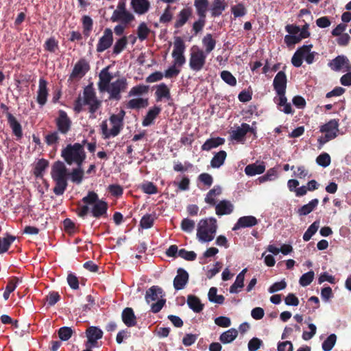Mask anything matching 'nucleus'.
Listing matches in <instances>:
<instances>
[{"label":"nucleus","instance_id":"f257e3e1","mask_svg":"<svg viewBox=\"0 0 351 351\" xmlns=\"http://www.w3.org/2000/svg\"><path fill=\"white\" fill-rule=\"evenodd\" d=\"M99 77V89L101 91H106L110 95V98L119 99L121 93L125 91L128 87V81L125 77H121L112 80V75L108 71V69L101 70Z\"/></svg>","mask_w":351,"mask_h":351},{"label":"nucleus","instance_id":"f03ea898","mask_svg":"<svg viewBox=\"0 0 351 351\" xmlns=\"http://www.w3.org/2000/svg\"><path fill=\"white\" fill-rule=\"evenodd\" d=\"M82 202L85 205L77 209V215L80 217H85L88 214L90 207L93 216L96 218L106 215L108 208L107 204L104 201L99 199L95 192H89L86 197H83Z\"/></svg>","mask_w":351,"mask_h":351},{"label":"nucleus","instance_id":"7ed1b4c3","mask_svg":"<svg viewBox=\"0 0 351 351\" xmlns=\"http://www.w3.org/2000/svg\"><path fill=\"white\" fill-rule=\"evenodd\" d=\"M125 112L121 110L117 114H112L109 120H104L100 124V130L104 139L117 136L123 128V119Z\"/></svg>","mask_w":351,"mask_h":351},{"label":"nucleus","instance_id":"20e7f679","mask_svg":"<svg viewBox=\"0 0 351 351\" xmlns=\"http://www.w3.org/2000/svg\"><path fill=\"white\" fill-rule=\"evenodd\" d=\"M217 220L213 217L199 220L197 226L196 237L200 243L213 241L217 232Z\"/></svg>","mask_w":351,"mask_h":351},{"label":"nucleus","instance_id":"39448f33","mask_svg":"<svg viewBox=\"0 0 351 351\" xmlns=\"http://www.w3.org/2000/svg\"><path fill=\"white\" fill-rule=\"evenodd\" d=\"M51 175L56 183L53 192L57 195H62L67 186V169L65 165L61 162H56L51 168Z\"/></svg>","mask_w":351,"mask_h":351},{"label":"nucleus","instance_id":"423d86ee","mask_svg":"<svg viewBox=\"0 0 351 351\" xmlns=\"http://www.w3.org/2000/svg\"><path fill=\"white\" fill-rule=\"evenodd\" d=\"M61 156L69 165L75 164L81 167L86 159L83 145L76 143L69 144L61 152Z\"/></svg>","mask_w":351,"mask_h":351},{"label":"nucleus","instance_id":"0eeeda50","mask_svg":"<svg viewBox=\"0 0 351 351\" xmlns=\"http://www.w3.org/2000/svg\"><path fill=\"white\" fill-rule=\"evenodd\" d=\"M100 101L97 100L93 89L87 86L84 88L82 97L75 101L74 110L77 112L82 110L83 106L88 105L91 113H94L100 106Z\"/></svg>","mask_w":351,"mask_h":351},{"label":"nucleus","instance_id":"6e6552de","mask_svg":"<svg viewBox=\"0 0 351 351\" xmlns=\"http://www.w3.org/2000/svg\"><path fill=\"white\" fill-rule=\"evenodd\" d=\"M208 55L206 52H204L202 48L197 45H193L190 49L189 65L190 69L198 72L202 70L206 63Z\"/></svg>","mask_w":351,"mask_h":351},{"label":"nucleus","instance_id":"1a4fd4ad","mask_svg":"<svg viewBox=\"0 0 351 351\" xmlns=\"http://www.w3.org/2000/svg\"><path fill=\"white\" fill-rule=\"evenodd\" d=\"M185 51L186 45L182 38L180 36L175 37L173 44V51L171 53L172 58L173 59V64L181 68L185 64Z\"/></svg>","mask_w":351,"mask_h":351},{"label":"nucleus","instance_id":"9d476101","mask_svg":"<svg viewBox=\"0 0 351 351\" xmlns=\"http://www.w3.org/2000/svg\"><path fill=\"white\" fill-rule=\"evenodd\" d=\"M312 47V45H310L299 48L292 57V64L296 67H300L302 65V60H304L308 64H312L315 53L311 51Z\"/></svg>","mask_w":351,"mask_h":351},{"label":"nucleus","instance_id":"9b49d317","mask_svg":"<svg viewBox=\"0 0 351 351\" xmlns=\"http://www.w3.org/2000/svg\"><path fill=\"white\" fill-rule=\"evenodd\" d=\"M321 132L325 133L324 140L323 143L329 141L335 138L337 136L339 132V123L336 119H332L325 125H322Z\"/></svg>","mask_w":351,"mask_h":351},{"label":"nucleus","instance_id":"f8f14e48","mask_svg":"<svg viewBox=\"0 0 351 351\" xmlns=\"http://www.w3.org/2000/svg\"><path fill=\"white\" fill-rule=\"evenodd\" d=\"M86 335L87 337L86 347L87 348H92L97 346V341L101 339L103 332L96 326H90L87 328Z\"/></svg>","mask_w":351,"mask_h":351},{"label":"nucleus","instance_id":"ddd939ff","mask_svg":"<svg viewBox=\"0 0 351 351\" xmlns=\"http://www.w3.org/2000/svg\"><path fill=\"white\" fill-rule=\"evenodd\" d=\"M113 43V33L111 29H104L103 36L99 39L97 45V51L103 52L108 49Z\"/></svg>","mask_w":351,"mask_h":351},{"label":"nucleus","instance_id":"4468645a","mask_svg":"<svg viewBox=\"0 0 351 351\" xmlns=\"http://www.w3.org/2000/svg\"><path fill=\"white\" fill-rule=\"evenodd\" d=\"M133 19V15L121 5L118 6L117 9L113 12L111 16L112 21H121L125 24L130 23Z\"/></svg>","mask_w":351,"mask_h":351},{"label":"nucleus","instance_id":"2eb2a0df","mask_svg":"<svg viewBox=\"0 0 351 351\" xmlns=\"http://www.w3.org/2000/svg\"><path fill=\"white\" fill-rule=\"evenodd\" d=\"M49 90L47 88V82L44 78H40L38 82V87L36 91V101L43 107L47 101Z\"/></svg>","mask_w":351,"mask_h":351},{"label":"nucleus","instance_id":"dca6fc26","mask_svg":"<svg viewBox=\"0 0 351 351\" xmlns=\"http://www.w3.org/2000/svg\"><path fill=\"white\" fill-rule=\"evenodd\" d=\"M286 31L291 35H287L285 37V42L288 46L293 45L299 43L301 39L298 34L300 32V28L298 26L293 25H288L285 27Z\"/></svg>","mask_w":351,"mask_h":351},{"label":"nucleus","instance_id":"f3484780","mask_svg":"<svg viewBox=\"0 0 351 351\" xmlns=\"http://www.w3.org/2000/svg\"><path fill=\"white\" fill-rule=\"evenodd\" d=\"M330 68L334 71H348L351 70L348 59L343 56H339L330 63Z\"/></svg>","mask_w":351,"mask_h":351},{"label":"nucleus","instance_id":"a211bd4d","mask_svg":"<svg viewBox=\"0 0 351 351\" xmlns=\"http://www.w3.org/2000/svg\"><path fill=\"white\" fill-rule=\"evenodd\" d=\"M56 124L58 130L62 134H66L70 130L71 121L64 111H59V115L56 119Z\"/></svg>","mask_w":351,"mask_h":351},{"label":"nucleus","instance_id":"6ab92c4d","mask_svg":"<svg viewBox=\"0 0 351 351\" xmlns=\"http://www.w3.org/2000/svg\"><path fill=\"white\" fill-rule=\"evenodd\" d=\"M258 223L257 219L252 215L244 216L240 217L232 228V230L235 231L241 228H251Z\"/></svg>","mask_w":351,"mask_h":351},{"label":"nucleus","instance_id":"aec40b11","mask_svg":"<svg viewBox=\"0 0 351 351\" xmlns=\"http://www.w3.org/2000/svg\"><path fill=\"white\" fill-rule=\"evenodd\" d=\"M88 70V63L85 60H80L75 64L71 77L82 78Z\"/></svg>","mask_w":351,"mask_h":351},{"label":"nucleus","instance_id":"412c9836","mask_svg":"<svg viewBox=\"0 0 351 351\" xmlns=\"http://www.w3.org/2000/svg\"><path fill=\"white\" fill-rule=\"evenodd\" d=\"M266 167L264 162H256L248 165L245 168V173L247 176H254L260 175L265 171Z\"/></svg>","mask_w":351,"mask_h":351},{"label":"nucleus","instance_id":"4be33fe9","mask_svg":"<svg viewBox=\"0 0 351 351\" xmlns=\"http://www.w3.org/2000/svg\"><path fill=\"white\" fill-rule=\"evenodd\" d=\"M287 86V77L284 72H278L274 79V87L276 93H285Z\"/></svg>","mask_w":351,"mask_h":351},{"label":"nucleus","instance_id":"5701e85b","mask_svg":"<svg viewBox=\"0 0 351 351\" xmlns=\"http://www.w3.org/2000/svg\"><path fill=\"white\" fill-rule=\"evenodd\" d=\"M189 280L188 273L183 269L180 268L173 280V287L176 290L182 289Z\"/></svg>","mask_w":351,"mask_h":351},{"label":"nucleus","instance_id":"b1692460","mask_svg":"<svg viewBox=\"0 0 351 351\" xmlns=\"http://www.w3.org/2000/svg\"><path fill=\"white\" fill-rule=\"evenodd\" d=\"M233 210L234 205L228 200L220 201L215 205V213L217 215H230Z\"/></svg>","mask_w":351,"mask_h":351},{"label":"nucleus","instance_id":"393cba45","mask_svg":"<svg viewBox=\"0 0 351 351\" xmlns=\"http://www.w3.org/2000/svg\"><path fill=\"white\" fill-rule=\"evenodd\" d=\"M164 295L161 288L158 286H152L147 291L145 295V300L147 303L152 301H158L163 299Z\"/></svg>","mask_w":351,"mask_h":351},{"label":"nucleus","instance_id":"a878e982","mask_svg":"<svg viewBox=\"0 0 351 351\" xmlns=\"http://www.w3.org/2000/svg\"><path fill=\"white\" fill-rule=\"evenodd\" d=\"M123 322L128 327H132L136 325V318L134 313L131 308H125L121 315Z\"/></svg>","mask_w":351,"mask_h":351},{"label":"nucleus","instance_id":"bb28decb","mask_svg":"<svg viewBox=\"0 0 351 351\" xmlns=\"http://www.w3.org/2000/svg\"><path fill=\"white\" fill-rule=\"evenodd\" d=\"M202 43L204 52H206V54L208 55L215 49L217 41L211 34H207L203 37Z\"/></svg>","mask_w":351,"mask_h":351},{"label":"nucleus","instance_id":"cd10ccee","mask_svg":"<svg viewBox=\"0 0 351 351\" xmlns=\"http://www.w3.org/2000/svg\"><path fill=\"white\" fill-rule=\"evenodd\" d=\"M194 7L199 18H206L209 10L208 0H194Z\"/></svg>","mask_w":351,"mask_h":351},{"label":"nucleus","instance_id":"c85d7f7f","mask_svg":"<svg viewBox=\"0 0 351 351\" xmlns=\"http://www.w3.org/2000/svg\"><path fill=\"white\" fill-rule=\"evenodd\" d=\"M250 126L247 123H242L241 126L232 130L231 138L233 140L242 141L245 134L250 130Z\"/></svg>","mask_w":351,"mask_h":351},{"label":"nucleus","instance_id":"c756f323","mask_svg":"<svg viewBox=\"0 0 351 351\" xmlns=\"http://www.w3.org/2000/svg\"><path fill=\"white\" fill-rule=\"evenodd\" d=\"M226 7L227 3L225 0H214L210 8L212 16L216 17L220 16L226 10Z\"/></svg>","mask_w":351,"mask_h":351},{"label":"nucleus","instance_id":"7c9ffc66","mask_svg":"<svg viewBox=\"0 0 351 351\" xmlns=\"http://www.w3.org/2000/svg\"><path fill=\"white\" fill-rule=\"evenodd\" d=\"M131 4L134 11L139 14L147 12L149 8L147 0H131Z\"/></svg>","mask_w":351,"mask_h":351},{"label":"nucleus","instance_id":"2f4dec72","mask_svg":"<svg viewBox=\"0 0 351 351\" xmlns=\"http://www.w3.org/2000/svg\"><path fill=\"white\" fill-rule=\"evenodd\" d=\"M226 157L227 154L223 150L215 153L210 160V166L215 169L221 167L224 164Z\"/></svg>","mask_w":351,"mask_h":351},{"label":"nucleus","instance_id":"473e14b6","mask_svg":"<svg viewBox=\"0 0 351 351\" xmlns=\"http://www.w3.org/2000/svg\"><path fill=\"white\" fill-rule=\"evenodd\" d=\"M224 143L225 140L223 138H210L207 139L206 142L202 145V149L204 151H210L212 149L216 148L219 145H223Z\"/></svg>","mask_w":351,"mask_h":351},{"label":"nucleus","instance_id":"72a5a7b5","mask_svg":"<svg viewBox=\"0 0 351 351\" xmlns=\"http://www.w3.org/2000/svg\"><path fill=\"white\" fill-rule=\"evenodd\" d=\"M126 106L130 109L144 108L148 106V100L144 97H135L129 100Z\"/></svg>","mask_w":351,"mask_h":351},{"label":"nucleus","instance_id":"f704fd0d","mask_svg":"<svg viewBox=\"0 0 351 351\" xmlns=\"http://www.w3.org/2000/svg\"><path fill=\"white\" fill-rule=\"evenodd\" d=\"M192 14L191 9L189 8L182 9L178 14V19L175 26L180 27L183 26Z\"/></svg>","mask_w":351,"mask_h":351},{"label":"nucleus","instance_id":"c9c22d12","mask_svg":"<svg viewBox=\"0 0 351 351\" xmlns=\"http://www.w3.org/2000/svg\"><path fill=\"white\" fill-rule=\"evenodd\" d=\"M160 112V108L158 106H154L149 109L142 122L143 125L146 127L152 124Z\"/></svg>","mask_w":351,"mask_h":351},{"label":"nucleus","instance_id":"e433bc0d","mask_svg":"<svg viewBox=\"0 0 351 351\" xmlns=\"http://www.w3.org/2000/svg\"><path fill=\"white\" fill-rule=\"evenodd\" d=\"M238 331L235 328H230L223 332L219 337L221 343L226 344L232 342L237 337Z\"/></svg>","mask_w":351,"mask_h":351},{"label":"nucleus","instance_id":"4c0bfd02","mask_svg":"<svg viewBox=\"0 0 351 351\" xmlns=\"http://www.w3.org/2000/svg\"><path fill=\"white\" fill-rule=\"evenodd\" d=\"M221 193V188L219 186H214L207 193L205 202L210 205H216V199Z\"/></svg>","mask_w":351,"mask_h":351},{"label":"nucleus","instance_id":"58836bf2","mask_svg":"<svg viewBox=\"0 0 351 351\" xmlns=\"http://www.w3.org/2000/svg\"><path fill=\"white\" fill-rule=\"evenodd\" d=\"M319 200L313 199L310 201L307 204L302 206L299 208L298 213L300 215H306L311 213L318 205Z\"/></svg>","mask_w":351,"mask_h":351},{"label":"nucleus","instance_id":"ea45409f","mask_svg":"<svg viewBox=\"0 0 351 351\" xmlns=\"http://www.w3.org/2000/svg\"><path fill=\"white\" fill-rule=\"evenodd\" d=\"M187 304L190 308L196 313H199L203 309V304L196 296L189 295L187 298Z\"/></svg>","mask_w":351,"mask_h":351},{"label":"nucleus","instance_id":"a19ab883","mask_svg":"<svg viewBox=\"0 0 351 351\" xmlns=\"http://www.w3.org/2000/svg\"><path fill=\"white\" fill-rule=\"evenodd\" d=\"M148 92V86L145 85H137L136 86L132 87L130 92L128 93V96L130 97H142V96L145 94H147Z\"/></svg>","mask_w":351,"mask_h":351},{"label":"nucleus","instance_id":"79ce46f5","mask_svg":"<svg viewBox=\"0 0 351 351\" xmlns=\"http://www.w3.org/2000/svg\"><path fill=\"white\" fill-rule=\"evenodd\" d=\"M210 302L221 304L224 302V297L222 295H217V289L216 287H211L208 293Z\"/></svg>","mask_w":351,"mask_h":351},{"label":"nucleus","instance_id":"37998d69","mask_svg":"<svg viewBox=\"0 0 351 351\" xmlns=\"http://www.w3.org/2000/svg\"><path fill=\"white\" fill-rule=\"evenodd\" d=\"M8 122L14 134L18 136L21 137L22 135L21 126L19 123L16 121V119L11 114L8 115Z\"/></svg>","mask_w":351,"mask_h":351},{"label":"nucleus","instance_id":"c03bdc74","mask_svg":"<svg viewBox=\"0 0 351 351\" xmlns=\"http://www.w3.org/2000/svg\"><path fill=\"white\" fill-rule=\"evenodd\" d=\"M127 43L128 42L125 36L118 39L114 45L112 54L116 56L119 54L125 48Z\"/></svg>","mask_w":351,"mask_h":351},{"label":"nucleus","instance_id":"a18cd8bd","mask_svg":"<svg viewBox=\"0 0 351 351\" xmlns=\"http://www.w3.org/2000/svg\"><path fill=\"white\" fill-rule=\"evenodd\" d=\"M156 94L158 99H169L170 97L169 88L165 84H160L157 86Z\"/></svg>","mask_w":351,"mask_h":351},{"label":"nucleus","instance_id":"49530a36","mask_svg":"<svg viewBox=\"0 0 351 351\" xmlns=\"http://www.w3.org/2000/svg\"><path fill=\"white\" fill-rule=\"evenodd\" d=\"M337 341V336L335 334L330 335L322 343V348L324 351H330Z\"/></svg>","mask_w":351,"mask_h":351},{"label":"nucleus","instance_id":"de8ad7c7","mask_svg":"<svg viewBox=\"0 0 351 351\" xmlns=\"http://www.w3.org/2000/svg\"><path fill=\"white\" fill-rule=\"evenodd\" d=\"M319 227V222L318 221H315L313 222L307 229V230L304 232L303 235V239L305 241H309L311 237L315 234Z\"/></svg>","mask_w":351,"mask_h":351},{"label":"nucleus","instance_id":"09e8293b","mask_svg":"<svg viewBox=\"0 0 351 351\" xmlns=\"http://www.w3.org/2000/svg\"><path fill=\"white\" fill-rule=\"evenodd\" d=\"M84 171L80 167L73 169L70 173L71 180L73 182L80 184L83 180Z\"/></svg>","mask_w":351,"mask_h":351},{"label":"nucleus","instance_id":"8fccbe9b","mask_svg":"<svg viewBox=\"0 0 351 351\" xmlns=\"http://www.w3.org/2000/svg\"><path fill=\"white\" fill-rule=\"evenodd\" d=\"M180 227L184 232L191 233L195 227V222L189 218H184L181 222Z\"/></svg>","mask_w":351,"mask_h":351},{"label":"nucleus","instance_id":"3c124183","mask_svg":"<svg viewBox=\"0 0 351 351\" xmlns=\"http://www.w3.org/2000/svg\"><path fill=\"white\" fill-rule=\"evenodd\" d=\"M48 167V162L46 160L40 159L36 164L34 173L36 177H40L43 176V172Z\"/></svg>","mask_w":351,"mask_h":351},{"label":"nucleus","instance_id":"603ef678","mask_svg":"<svg viewBox=\"0 0 351 351\" xmlns=\"http://www.w3.org/2000/svg\"><path fill=\"white\" fill-rule=\"evenodd\" d=\"M14 239L15 237L12 236H8L5 238L0 237V254L7 252Z\"/></svg>","mask_w":351,"mask_h":351},{"label":"nucleus","instance_id":"864d4df0","mask_svg":"<svg viewBox=\"0 0 351 351\" xmlns=\"http://www.w3.org/2000/svg\"><path fill=\"white\" fill-rule=\"evenodd\" d=\"M315 274L313 271L304 274L300 278L299 282L302 287L309 285L314 279Z\"/></svg>","mask_w":351,"mask_h":351},{"label":"nucleus","instance_id":"5fc2aeb1","mask_svg":"<svg viewBox=\"0 0 351 351\" xmlns=\"http://www.w3.org/2000/svg\"><path fill=\"white\" fill-rule=\"evenodd\" d=\"M244 286V279L237 276L234 282L230 287V293H238Z\"/></svg>","mask_w":351,"mask_h":351},{"label":"nucleus","instance_id":"6e6d98bb","mask_svg":"<svg viewBox=\"0 0 351 351\" xmlns=\"http://www.w3.org/2000/svg\"><path fill=\"white\" fill-rule=\"evenodd\" d=\"M149 32L150 30L148 28L147 25L145 23H141L137 29L138 38L141 40H145L147 38Z\"/></svg>","mask_w":351,"mask_h":351},{"label":"nucleus","instance_id":"4d7b16f0","mask_svg":"<svg viewBox=\"0 0 351 351\" xmlns=\"http://www.w3.org/2000/svg\"><path fill=\"white\" fill-rule=\"evenodd\" d=\"M316 162L319 166L326 167L330 164V156L327 153H322L317 157Z\"/></svg>","mask_w":351,"mask_h":351},{"label":"nucleus","instance_id":"13d9d810","mask_svg":"<svg viewBox=\"0 0 351 351\" xmlns=\"http://www.w3.org/2000/svg\"><path fill=\"white\" fill-rule=\"evenodd\" d=\"M221 77L225 82L230 86H235L237 84L236 78L229 71H222L221 73Z\"/></svg>","mask_w":351,"mask_h":351},{"label":"nucleus","instance_id":"bf43d9fd","mask_svg":"<svg viewBox=\"0 0 351 351\" xmlns=\"http://www.w3.org/2000/svg\"><path fill=\"white\" fill-rule=\"evenodd\" d=\"M180 72V67L172 64L164 73V77L166 78H171L177 76Z\"/></svg>","mask_w":351,"mask_h":351},{"label":"nucleus","instance_id":"052dcab7","mask_svg":"<svg viewBox=\"0 0 351 351\" xmlns=\"http://www.w3.org/2000/svg\"><path fill=\"white\" fill-rule=\"evenodd\" d=\"M286 287L287 282L285 280H282L280 282H276L271 285L268 289V291L269 293H274L275 292L285 289Z\"/></svg>","mask_w":351,"mask_h":351},{"label":"nucleus","instance_id":"680f3d73","mask_svg":"<svg viewBox=\"0 0 351 351\" xmlns=\"http://www.w3.org/2000/svg\"><path fill=\"white\" fill-rule=\"evenodd\" d=\"M73 334V330L69 327H62L59 329V337L62 341H67L69 339Z\"/></svg>","mask_w":351,"mask_h":351},{"label":"nucleus","instance_id":"e2e57ef3","mask_svg":"<svg viewBox=\"0 0 351 351\" xmlns=\"http://www.w3.org/2000/svg\"><path fill=\"white\" fill-rule=\"evenodd\" d=\"M178 256L187 261H193L196 258V254L193 251H186L184 249H181L178 252Z\"/></svg>","mask_w":351,"mask_h":351},{"label":"nucleus","instance_id":"0e129e2a","mask_svg":"<svg viewBox=\"0 0 351 351\" xmlns=\"http://www.w3.org/2000/svg\"><path fill=\"white\" fill-rule=\"evenodd\" d=\"M154 218L150 215H145L142 217L140 225L144 229L150 228L153 226Z\"/></svg>","mask_w":351,"mask_h":351},{"label":"nucleus","instance_id":"69168bd1","mask_svg":"<svg viewBox=\"0 0 351 351\" xmlns=\"http://www.w3.org/2000/svg\"><path fill=\"white\" fill-rule=\"evenodd\" d=\"M58 47V42L53 38H49L45 43V49L50 52H55Z\"/></svg>","mask_w":351,"mask_h":351},{"label":"nucleus","instance_id":"338daca9","mask_svg":"<svg viewBox=\"0 0 351 351\" xmlns=\"http://www.w3.org/2000/svg\"><path fill=\"white\" fill-rule=\"evenodd\" d=\"M231 10L234 17L243 16L246 14L245 8L242 4L232 6Z\"/></svg>","mask_w":351,"mask_h":351},{"label":"nucleus","instance_id":"774afa93","mask_svg":"<svg viewBox=\"0 0 351 351\" xmlns=\"http://www.w3.org/2000/svg\"><path fill=\"white\" fill-rule=\"evenodd\" d=\"M262 344V341L258 338L254 337L248 343V350L249 351H256L260 348Z\"/></svg>","mask_w":351,"mask_h":351}]
</instances>
